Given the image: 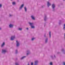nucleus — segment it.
<instances>
[{"mask_svg":"<svg viewBox=\"0 0 65 65\" xmlns=\"http://www.w3.org/2000/svg\"><path fill=\"white\" fill-rule=\"evenodd\" d=\"M56 7V6L55 4H53L52 5V11H55V7Z\"/></svg>","mask_w":65,"mask_h":65,"instance_id":"f257e3e1","label":"nucleus"},{"mask_svg":"<svg viewBox=\"0 0 65 65\" xmlns=\"http://www.w3.org/2000/svg\"><path fill=\"white\" fill-rule=\"evenodd\" d=\"M7 52V50L5 49H3L2 51V53L3 54H5Z\"/></svg>","mask_w":65,"mask_h":65,"instance_id":"f03ea898","label":"nucleus"},{"mask_svg":"<svg viewBox=\"0 0 65 65\" xmlns=\"http://www.w3.org/2000/svg\"><path fill=\"white\" fill-rule=\"evenodd\" d=\"M39 62L38 60H36L35 61V63L34 65H38V63Z\"/></svg>","mask_w":65,"mask_h":65,"instance_id":"7ed1b4c3","label":"nucleus"},{"mask_svg":"<svg viewBox=\"0 0 65 65\" xmlns=\"http://www.w3.org/2000/svg\"><path fill=\"white\" fill-rule=\"evenodd\" d=\"M16 42V46H17V47L19 46V45H20V43H19V42L18 41H17Z\"/></svg>","mask_w":65,"mask_h":65,"instance_id":"20e7f679","label":"nucleus"},{"mask_svg":"<svg viewBox=\"0 0 65 65\" xmlns=\"http://www.w3.org/2000/svg\"><path fill=\"white\" fill-rule=\"evenodd\" d=\"M51 5V4L49 2H47V6L48 7H49Z\"/></svg>","mask_w":65,"mask_h":65,"instance_id":"39448f33","label":"nucleus"},{"mask_svg":"<svg viewBox=\"0 0 65 65\" xmlns=\"http://www.w3.org/2000/svg\"><path fill=\"white\" fill-rule=\"evenodd\" d=\"M9 28H13V25L12 24H10L9 25Z\"/></svg>","mask_w":65,"mask_h":65,"instance_id":"423d86ee","label":"nucleus"},{"mask_svg":"<svg viewBox=\"0 0 65 65\" xmlns=\"http://www.w3.org/2000/svg\"><path fill=\"white\" fill-rule=\"evenodd\" d=\"M15 38V36H12L11 37V40H13Z\"/></svg>","mask_w":65,"mask_h":65,"instance_id":"0eeeda50","label":"nucleus"},{"mask_svg":"<svg viewBox=\"0 0 65 65\" xmlns=\"http://www.w3.org/2000/svg\"><path fill=\"white\" fill-rule=\"evenodd\" d=\"M24 4H23L19 8V9L20 10L22 9L23 7H24Z\"/></svg>","mask_w":65,"mask_h":65,"instance_id":"6e6552de","label":"nucleus"},{"mask_svg":"<svg viewBox=\"0 0 65 65\" xmlns=\"http://www.w3.org/2000/svg\"><path fill=\"white\" fill-rule=\"evenodd\" d=\"M46 19H47V18L46 17V15L45 14L44 18V21H46Z\"/></svg>","mask_w":65,"mask_h":65,"instance_id":"1a4fd4ad","label":"nucleus"},{"mask_svg":"<svg viewBox=\"0 0 65 65\" xmlns=\"http://www.w3.org/2000/svg\"><path fill=\"white\" fill-rule=\"evenodd\" d=\"M61 51L62 52L63 54H64V55H65V50H64V49H62L61 50Z\"/></svg>","mask_w":65,"mask_h":65,"instance_id":"9d476101","label":"nucleus"},{"mask_svg":"<svg viewBox=\"0 0 65 65\" xmlns=\"http://www.w3.org/2000/svg\"><path fill=\"white\" fill-rule=\"evenodd\" d=\"M29 25H30V26H33V25H34V24L33 23L29 22Z\"/></svg>","mask_w":65,"mask_h":65,"instance_id":"9b49d317","label":"nucleus"},{"mask_svg":"<svg viewBox=\"0 0 65 65\" xmlns=\"http://www.w3.org/2000/svg\"><path fill=\"white\" fill-rule=\"evenodd\" d=\"M4 45H5V42H3V44H2L1 47H3Z\"/></svg>","mask_w":65,"mask_h":65,"instance_id":"f8f14e48","label":"nucleus"},{"mask_svg":"<svg viewBox=\"0 0 65 65\" xmlns=\"http://www.w3.org/2000/svg\"><path fill=\"white\" fill-rule=\"evenodd\" d=\"M31 18L32 19V20H35V18H34V17L33 16V15H32L31 16Z\"/></svg>","mask_w":65,"mask_h":65,"instance_id":"ddd939ff","label":"nucleus"},{"mask_svg":"<svg viewBox=\"0 0 65 65\" xmlns=\"http://www.w3.org/2000/svg\"><path fill=\"white\" fill-rule=\"evenodd\" d=\"M27 55H29V54L30 53V51L29 50H27Z\"/></svg>","mask_w":65,"mask_h":65,"instance_id":"4468645a","label":"nucleus"},{"mask_svg":"<svg viewBox=\"0 0 65 65\" xmlns=\"http://www.w3.org/2000/svg\"><path fill=\"white\" fill-rule=\"evenodd\" d=\"M48 41V38H46L45 39V43H47Z\"/></svg>","mask_w":65,"mask_h":65,"instance_id":"2eb2a0df","label":"nucleus"},{"mask_svg":"<svg viewBox=\"0 0 65 65\" xmlns=\"http://www.w3.org/2000/svg\"><path fill=\"white\" fill-rule=\"evenodd\" d=\"M61 23H62V21L59 20V25H61Z\"/></svg>","mask_w":65,"mask_h":65,"instance_id":"dca6fc26","label":"nucleus"},{"mask_svg":"<svg viewBox=\"0 0 65 65\" xmlns=\"http://www.w3.org/2000/svg\"><path fill=\"white\" fill-rule=\"evenodd\" d=\"M51 31L49 32V37L50 38H51Z\"/></svg>","mask_w":65,"mask_h":65,"instance_id":"f3484780","label":"nucleus"},{"mask_svg":"<svg viewBox=\"0 0 65 65\" xmlns=\"http://www.w3.org/2000/svg\"><path fill=\"white\" fill-rule=\"evenodd\" d=\"M26 57L25 56L23 57H22L21 58V59L23 60V59H24V58H26Z\"/></svg>","mask_w":65,"mask_h":65,"instance_id":"a211bd4d","label":"nucleus"},{"mask_svg":"<svg viewBox=\"0 0 65 65\" xmlns=\"http://www.w3.org/2000/svg\"><path fill=\"white\" fill-rule=\"evenodd\" d=\"M24 9L25 12H27V8L26 7H24Z\"/></svg>","mask_w":65,"mask_h":65,"instance_id":"6ab92c4d","label":"nucleus"},{"mask_svg":"<svg viewBox=\"0 0 65 65\" xmlns=\"http://www.w3.org/2000/svg\"><path fill=\"white\" fill-rule=\"evenodd\" d=\"M18 50L17 49H16L15 50V54H18Z\"/></svg>","mask_w":65,"mask_h":65,"instance_id":"aec40b11","label":"nucleus"},{"mask_svg":"<svg viewBox=\"0 0 65 65\" xmlns=\"http://www.w3.org/2000/svg\"><path fill=\"white\" fill-rule=\"evenodd\" d=\"M45 7V6L44 5H42L41 7V8H44Z\"/></svg>","mask_w":65,"mask_h":65,"instance_id":"412c9836","label":"nucleus"},{"mask_svg":"<svg viewBox=\"0 0 65 65\" xmlns=\"http://www.w3.org/2000/svg\"><path fill=\"white\" fill-rule=\"evenodd\" d=\"M12 4L14 5H15V2H13L12 3Z\"/></svg>","mask_w":65,"mask_h":65,"instance_id":"4be33fe9","label":"nucleus"},{"mask_svg":"<svg viewBox=\"0 0 65 65\" xmlns=\"http://www.w3.org/2000/svg\"><path fill=\"white\" fill-rule=\"evenodd\" d=\"M63 29L64 30H65V24L64 25V26L63 27Z\"/></svg>","mask_w":65,"mask_h":65,"instance_id":"5701e85b","label":"nucleus"},{"mask_svg":"<svg viewBox=\"0 0 65 65\" xmlns=\"http://www.w3.org/2000/svg\"><path fill=\"white\" fill-rule=\"evenodd\" d=\"M15 64V65H19V63L18 62H16Z\"/></svg>","mask_w":65,"mask_h":65,"instance_id":"b1692460","label":"nucleus"},{"mask_svg":"<svg viewBox=\"0 0 65 65\" xmlns=\"http://www.w3.org/2000/svg\"><path fill=\"white\" fill-rule=\"evenodd\" d=\"M31 28H32V29H34L35 28V27H34L33 26H31Z\"/></svg>","mask_w":65,"mask_h":65,"instance_id":"393cba45","label":"nucleus"},{"mask_svg":"<svg viewBox=\"0 0 65 65\" xmlns=\"http://www.w3.org/2000/svg\"><path fill=\"white\" fill-rule=\"evenodd\" d=\"M22 30V28H19L18 29L19 30H20V31Z\"/></svg>","mask_w":65,"mask_h":65,"instance_id":"a878e982","label":"nucleus"},{"mask_svg":"<svg viewBox=\"0 0 65 65\" xmlns=\"http://www.w3.org/2000/svg\"><path fill=\"white\" fill-rule=\"evenodd\" d=\"M2 7V5L1 4H0V8H1Z\"/></svg>","mask_w":65,"mask_h":65,"instance_id":"bb28decb","label":"nucleus"},{"mask_svg":"<svg viewBox=\"0 0 65 65\" xmlns=\"http://www.w3.org/2000/svg\"><path fill=\"white\" fill-rule=\"evenodd\" d=\"M34 39H35V38H33L31 39V40L32 41H33Z\"/></svg>","mask_w":65,"mask_h":65,"instance_id":"cd10ccee","label":"nucleus"},{"mask_svg":"<svg viewBox=\"0 0 65 65\" xmlns=\"http://www.w3.org/2000/svg\"><path fill=\"white\" fill-rule=\"evenodd\" d=\"M50 65H53V62H50Z\"/></svg>","mask_w":65,"mask_h":65,"instance_id":"c85d7f7f","label":"nucleus"},{"mask_svg":"<svg viewBox=\"0 0 65 65\" xmlns=\"http://www.w3.org/2000/svg\"><path fill=\"white\" fill-rule=\"evenodd\" d=\"M12 16H13V15H11V14H10V15H9L10 17H12Z\"/></svg>","mask_w":65,"mask_h":65,"instance_id":"c756f323","label":"nucleus"},{"mask_svg":"<svg viewBox=\"0 0 65 65\" xmlns=\"http://www.w3.org/2000/svg\"><path fill=\"white\" fill-rule=\"evenodd\" d=\"M51 58H52V59H54V57H53V56L51 55Z\"/></svg>","mask_w":65,"mask_h":65,"instance_id":"7c9ffc66","label":"nucleus"},{"mask_svg":"<svg viewBox=\"0 0 65 65\" xmlns=\"http://www.w3.org/2000/svg\"><path fill=\"white\" fill-rule=\"evenodd\" d=\"M62 63L63 65H65V62H62Z\"/></svg>","mask_w":65,"mask_h":65,"instance_id":"2f4dec72","label":"nucleus"},{"mask_svg":"<svg viewBox=\"0 0 65 65\" xmlns=\"http://www.w3.org/2000/svg\"><path fill=\"white\" fill-rule=\"evenodd\" d=\"M31 65H33V62H32L31 63Z\"/></svg>","mask_w":65,"mask_h":65,"instance_id":"473e14b6","label":"nucleus"},{"mask_svg":"<svg viewBox=\"0 0 65 65\" xmlns=\"http://www.w3.org/2000/svg\"><path fill=\"white\" fill-rule=\"evenodd\" d=\"M44 37H46V34H45L44 35Z\"/></svg>","mask_w":65,"mask_h":65,"instance_id":"72a5a7b5","label":"nucleus"},{"mask_svg":"<svg viewBox=\"0 0 65 65\" xmlns=\"http://www.w3.org/2000/svg\"><path fill=\"white\" fill-rule=\"evenodd\" d=\"M26 29H27V30H29V28H26Z\"/></svg>","mask_w":65,"mask_h":65,"instance_id":"f704fd0d","label":"nucleus"},{"mask_svg":"<svg viewBox=\"0 0 65 65\" xmlns=\"http://www.w3.org/2000/svg\"><path fill=\"white\" fill-rule=\"evenodd\" d=\"M44 27H45V26H46V24L45 23L44 24Z\"/></svg>","mask_w":65,"mask_h":65,"instance_id":"c9c22d12","label":"nucleus"},{"mask_svg":"<svg viewBox=\"0 0 65 65\" xmlns=\"http://www.w3.org/2000/svg\"><path fill=\"white\" fill-rule=\"evenodd\" d=\"M17 2H19V0H17Z\"/></svg>","mask_w":65,"mask_h":65,"instance_id":"e433bc0d","label":"nucleus"},{"mask_svg":"<svg viewBox=\"0 0 65 65\" xmlns=\"http://www.w3.org/2000/svg\"><path fill=\"white\" fill-rule=\"evenodd\" d=\"M54 57L55 58H56V56L55 55H54Z\"/></svg>","mask_w":65,"mask_h":65,"instance_id":"4c0bfd02","label":"nucleus"},{"mask_svg":"<svg viewBox=\"0 0 65 65\" xmlns=\"http://www.w3.org/2000/svg\"><path fill=\"white\" fill-rule=\"evenodd\" d=\"M27 65H29V63H28L27 64Z\"/></svg>","mask_w":65,"mask_h":65,"instance_id":"58836bf2","label":"nucleus"},{"mask_svg":"<svg viewBox=\"0 0 65 65\" xmlns=\"http://www.w3.org/2000/svg\"><path fill=\"white\" fill-rule=\"evenodd\" d=\"M0 30H1V28H0Z\"/></svg>","mask_w":65,"mask_h":65,"instance_id":"ea45409f","label":"nucleus"},{"mask_svg":"<svg viewBox=\"0 0 65 65\" xmlns=\"http://www.w3.org/2000/svg\"><path fill=\"white\" fill-rule=\"evenodd\" d=\"M63 1H65V0H63Z\"/></svg>","mask_w":65,"mask_h":65,"instance_id":"a19ab883","label":"nucleus"}]
</instances>
